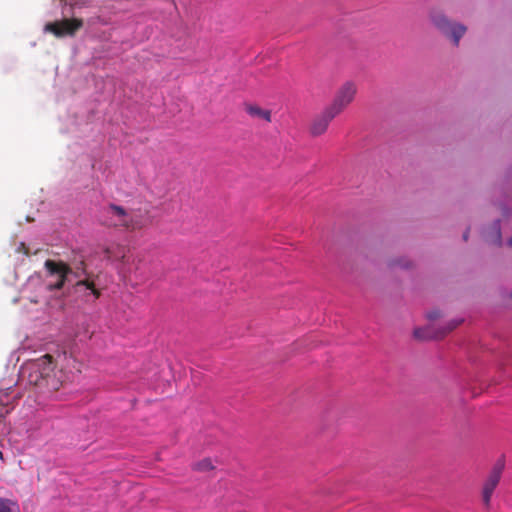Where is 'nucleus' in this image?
Here are the masks:
<instances>
[{"mask_svg": "<svg viewBox=\"0 0 512 512\" xmlns=\"http://www.w3.org/2000/svg\"><path fill=\"white\" fill-rule=\"evenodd\" d=\"M468 236H469V230L465 231L464 234H463L464 241L468 240Z\"/></svg>", "mask_w": 512, "mask_h": 512, "instance_id": "nucleus-17", "label": "nucleus"}, {"mask_svg": "<svg viewBox=\"0 0 512 512\" xmlns=\"http://www.w3.org/2000/svg\"><path fill=\"white\" fill-rule=\"evenodd\" d=\"M83 27V20L79 18L63 19L60 21L49 22L44 30L52 33L57 38L66 36L73 37L76 32Z\"/></svg>", "mask_w": 512, "mask_h": 512, "instance_id": "nucleus-6", "label": "nucleus"}, {"mask_svg": "<svg viewBox=\"0 0 512 512\" xmlns=\"http://www.w3.org/2000/svg\"><path fill=\"white\" fill-rule=\"evenodd\" d=\"M503 469H504V463L502 461H498L492 468L486 481L483 484L482 500H483V503L485 504V506H487V507L490 505V501H491L493 492H494L495 488L497 487V485L499 484Z\"/></svg>", "mask_w": 512, "mask_h": 512, "instance_id": "nucleus-8", "label": "nucleus"}, {"mask_svg": "<svg viewBox=\"0 0 512 512\" xmlns=\"http://www.w3.org/2000/svg\"><path fill=\"white\" fill-rule=\"evenodd\" d=\"M195 467L199 471H209L213 469V465L210 459H204L198 462Z\"/></svg>", "mask_w": 512, "mask_h": 512, "instance_id": "nucleus-14", "label": "nucleus"}, {"mask_svg": "<svg viewBox=\"0 0 512 512\" xmlns=\"http://www.w3.org/2000/svg\"><path fill=\"white\" fill-rule=\"evenodd\" d=\"M336 116L337 115L333 111H331L329 107H326L312 120L309 128L311 135L317 137L324 134L327 131L330 122Z\"/></svg>", "mask_w": 512, "mask_h": 512, "instance_id": "nucleus-9", "label": "nucleus"}, {"mask_svg": "<svg viewBox=\"0 0 512 512\" xmlns=\"http://www.w3.org/2000/svg\"><path fill=\"white\" fill-rule=\"evenodd\" d=\"M105 254L107 255L108 258H111V254H110V249L109 248L105 249Z\"/></svg>", "mask_w": 512, "mask_h": 512, "instance_id": "nucleus-18", "label": "nucleus"}, {"mask_svg": "<svg viewBox=\"0 0 512 512\" xmlns=\"http://www.w3.org/2000/svg\"><path fill=\"white\" fill-rule=\"evenodd\" d=\"M357 85L347 81L337 90L332 103L328 106L336 115L343 112L355 99Z\"/></svg>", "mask_w": 512, "mask_h": 512, "instance_id": "nucleus-4", "label": "nucleus"}, {"mask_svg": "<svg viewBox=\"0 0 512 512\" xmlns=\"http://www.w3.org/2000/svg\"><path fill=\"white\" fill-rule=\"evenodd\" d=\"M0 512H20L17 501L0 497Z\"/></svg>", "mask_w": 512, "mask_h": 512, "instance_id": "nucleus-13", "label": "nucleus"}, {"mask_svg": "<svg viewBox=\"0 0 512 512\" xmlns=\"http://www.w3.org/2000/svg\"><path fill=\"white\" fill-rule=\"evenodd\" d=\"M44 266L47 270L48 277L51 278L46 284L48 291L60 290L64 287L66 282H70V276L80 278L81 275H86L85 263L81 261L76 271L62 261H54L48 259L45 261Z\"/></svg>", "mask_w": 512, "mask_h": 512, "instance_id": "nucleus-2", "label": "nucleus"}, {"mask_svg": "<svg viewBox=\"0 0 512 512\" xmlns=\"http://www.w3.org/2000/svg\"><path fill=\"white\" fill-rule=\"evenodd\" d=\"M107 225L115 228H122L128 231H135L143 228L144 223L137 214L127 211L122 206L109 204L105 208Z\"/></svg>", "mask_w": 512, "mask_h": 512, "instance_id": "nucleus-3", "label": "nucleus"}, {"mask_svg": "<svg viewBox=\"0 0 512 512\" xmlns=\"http://www.w3.org/2000/svg\"><path fill=\"white\" fill-rule=\"evenodd\" d=\"M510 297L512 298V291H511V293H510Z\"/></svg>", "mask_w": 512, "mask_h": 512, "instance_id": "nucleus-21", "label": "nucleus"}, {"mask_svg": "<svg viewBox=\"0 0 512 512\" xmlns=\"http://www.w3.org/2000/svg\"><path fill=\"white\" fill-rule=\"evenodd\" d=\"M461 322H462V320H452L451 322H449L447 328H445L444 330L437 332V333L434 332L431 327L417 328L414 330V336H415V338L421 339V340L442 338L447 333L454 330L458 325H460Z\"/></svg>", "mask_w": 512, "mask_h": 512, "instance_id": "nucleus-10", "label": "nucleus"}, {"mask_svg": "<svg viewBox=\"0 0 512 512\" xmlns=\"http://www.w3.org/2000/svg\"><path fill=\"white\" fill-rule=\"evenodd\" d=\"M245 111L253 118L262 119L267 123L272 121L271 111L263 109L256 104H245Z\"/></svg>", "mask_w": 512, "mask_h": 512, "instance_id": "nucleus-12", "label": "nucleus"}, {"mask_svg": "<svg viewBox=\"0 0 512 512\" xmlns=\"http://www.w3.org/2000/svg\"><path fill=\"white\" fill-rule=\"evenodd\" d=\"M2 458H3V454H2V452L0 451V459H2Z\"/></svg>", "mask_w": 512, "mask_h": 512, "instance_id": "nucleus-20", "label": "nucleus"}, {"mask_svg": "<svg viewBox=\"0 0 512 512\" xmlns=\"http://www.w3.org/2000/svg\"><path fill=\"white\" fill-rule=\"evenodd\" d=\"M508 245L512 248V237L508 240Z\"/></svg>", "mask_w": 512, "mask_h": 512, "instance_id": "nucleus-19", "label": "nucleus"}, {"mask_svg": "<svg viewBox=\"0 0 512 512\" xmlns=\"http://www.w3.org/2000/svg\"><path fill=\"white\" fill-rule=\"evenodd\" d=\"M11 390H12V387H8L7 389H5V390H1L0 392H3V394H4L5 396H8V395H9V393L11 392Z\"/></svg>", "mask_w": 512, "mask_h": 512, "instance_id": "nucleus-16", "label": "nucleus"}, {"mask_svg": "<svg viewBox=\"0 0 512 512\" xmlns=\"http://www.w3.org/2000/svg\"><path fill=\"white\" fill-rule=\"evenodd\" d=\"M431 20L434 25L449 37L456 46L459 44L461 37L467 30L464 25L451 23L445 15L438 12H433L431 14Z\"/></svg>", "mask_w": 512, "mask_h": 512, "instance_id": "nucleus-5", "label": "nucleus"}, {"mask_svg": "<svg viewBox=\"0 0 512 512\" xmlns=\"http://www.w3.org/2000/svg\"><path fill=\"white\" fill-rule=\"evenodd\" d=\"M84 279L77 280L72 286V293L81 297L86 303H93L101 296V291L96 288L93 280L86 273Z\"/></svg>", "mask_w": 512, "mask_h": 512, "instance_id": "nucleus-7", "label": "nucleus"}, {"mask_svg": "<svg viewBox=\"0 0 512 512\" xmlns=\"http://www.w3.org/2000/svg\"><path fill=\"white\" fill-rule=\"evenodd\" d=\"M484 239L490 245L500 246L502 244V234L499 220L493 222L484 231Z\"/></svg>", "mask_w": 512, "mask_h": 512, "instance_id": "nucleus-11", "label": "nucleus"}, {"mask_svg": "<svg viewBox=\"0 0 512 512\" xmlns=\"http://www.w3.org/2000/svg\"><path fill=\"white\" fill-rule=\"evenodd\" d=\"M23 376L39 394L45 397L52 396L63 384V373L61 370H56L50 354L26 363L23 367Z\"/></svg>", "mask_w": 512, "mask_h": 512, "instance_id": "nucleus-1", "label": "nucleus"}, {"mask_svg": "<svg viewBox=\"0 0 512 512\" xmlns=\"http://www.w3.org/2000/svg\"><path fill=\"white\" fill-rule=\"evenodd\" d=\"M427 316L430 320H435L440 317V312L438 310H433L429 312Z\"/></svg>", "mask_w": 512, "mask_h": 512, "instance_id": "nucleus-15", "label": "nucleus"}]
</instances>
